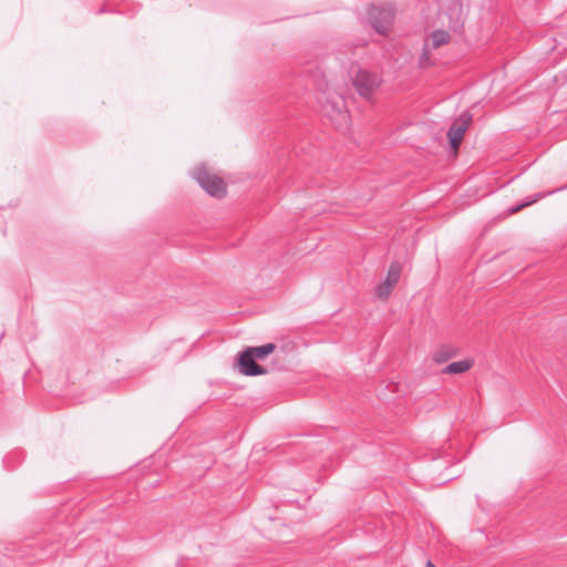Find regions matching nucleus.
Wrapping results in <instances>:
<instances>
[{"label":"nucleus","instance_id":"1","mask_svg":"<svg viewBox=\"0 0 567 567\" xmlns=\"http://www.w3.org/2000/svg\"><path fill=\"white\" fill-rule=\"evenodd\" d=\"M349 76L358 94L365 100L372 99L381 82L377 73L363 70L357 63L351 64Z\"/></svg>","mask_w":567,"mask_h":567},{"label":"nucleus","instance_id":"2","mask_svg":"<svg viewBox=\"0 0 567 567\" xmlns=\"http://www.w3.org/2000/svg\"><path fill=\"white\" fill-rule=\"evenodd\" d=\"M323 115L329 117L337 128L347 127L350 121L348 111L346 110L344 100L341 95L327 96L322 104Z\"/></svg>","mask_w":567,"mask_h":567},{"label":"nucleus","instance_id":"3","mask_svg":"<svg viewBox=\"0 0 567 567\" xmlns=\"http://www.w3.org/2000/svg\"><path fill=\"white\" fill-rule=\"evenodd\" d=\"M194 178L210 196L223 197L226 194V185L224 181L216 175L209 174L205 166H199L196 168Z\"/></svg>","mask_w":567,"mask_h":567},{"label":"nucleus","instance_id":"4","mask_svg":"<svg viewBox=\"0 0 567 567\" xmlns=\"http://www.w3.org/2000/svg\"><path fill=\"white\" fill-rule=\"evenodd\" d=\"M372 28L380 34H386L393 22V11L390 8L372 6L368 11Z\"/></svg>","mask_w":567,"mask_h":567},{"label":"nucleus","instance_id":"5","mask_svg":"<svg viewBox=\"0 0 567 567\" xmlns=\"http://www.w3.org/2000/svg\"><path fill=\"white\" fill-rule=\"evenodd\" d=\"M256 360L247 348L238 354L237 365L241 374L248 377L262 375L267 372Z\"/></svg>","mask_w":567,"mask_h":567},{"label":"nucleus","instance_id":"6","mask_svg":"<svg viewBox=\"0 0 567 567\" xmlns=\"http://www.w3.org/2000/svg\"><path fill=\"white\" fill-rule=\"evenodd\" d=\"M472 117L468 113H463L450 126L447 131V137L453 148H457L463 140V136L468 127Z\"/></svg>","mask_w":567,"mask_h":567},{"label":"nucleus","instance_id":"7","mask_svg":"<svg viewBox=\"0 0 567 567\" xmlns=\"http://www.w3.org/2000/svg\"><path fill=\"white\" fill-rule=\"evenodd\" d=\"M474 362L471 359L455 361L443 368L442 372L446 374H460L468 371L473 367Z\"/></svg>","mask_w":567,"mask_h":567},{"label":"nucleus","instance_id":"8","mask_svg":"<svg viewBox=\"0 0 567 567\" xmlns=\"http://www.w3.org/2000/svg\"><path fill=\"white\" fill-rule=\"evenodd\" d=\"M451 35L447 31L444 30H435L431 33L430 39V48L432 50L440 48L443 44H447L450 42Z\"/></svg>","mask_w":567,"mask_h":567},{"label":"nucleus","instance_id":"9","mask_svg":"<svg viewBox=\"0 0 567 567\" xmlns=\"http://www.w3.org/2000/svg\"><path fill=\"white\" fill-rule=\"evenodd\" d=\"M247 349L250 350V353H252L255 359H264L275 350V344L267 343L260 347H250Z\"/></svg>","mask_w":567,"mask_h":567},{"label":"nucleus","instance_id":"10","mask_svg":"<svg viewBox=\"0 0 567 567\" xmlns=\"http://www.w3.org/2000/svg\"><path fill=\"white\" fill-rule=\"evenodd\" d=\"M401 270V265L398 261L392 262L388 269L385 281L395 286L400 279Z\"/></svg>","mask_w":567,"mask_h":567},{"label":"nucleus","instance_id":"11","mask_svg":"<svg viewBox=\"0 0 567 567\" xmlns=\"http://www.w3.org/2000/svg\"><path fill=\"white\" fill-rule=\"evenodd\" d=\"M565 188H567V185H566V186H563V187H559V188H557V189H555V190L548 192V193H538V194H536V195H535V197H534V198H532L530 200L525 202V203H523V204H519V205H516V206L512 207V208H511V213H517V212H519L522 208H524V207H526V206H529V205L534 204V203H535V202H537L538 199L544 198L545 196L550 195V194H553V193H555V192H557V190H563V189H565Z\"/></svg>","mask_w":567,"mask_h":567},{"label":"nucleus","instance_id":"12","mask_svg":"<svg viewBox=\"0 0 567 567\" xmlns=\"http://www.w3.org/2000/svg\"><path fill=\"white\" fill-rule=\"evenodd\" d=\"M455 352L449 348H441L433 353V361L436 363H444L450 360Z\"/></svg>","mask_w":567,"mask_h":567},{"label":"nucleus","instance_id":"13","mask_svg":"<svg viewBox=\"0 0 567 567\" xmlns=\"http://www.w3.org/2000/svg\"><path fill=\"white\" fill-rule=\"evenodd\" d=\"M431 51H432V49L430 48V42L425 41L424 44H423L422 54H421V56L419 59V65L421 68H427V66H430L432 64V61H431V58H430Z\"/></svg>","mask_w":567,"mask_h":567},{"label":"nucleus","instance_id":"14","mask_svg":"<svg viewBox=\"0 0 567 567\" xmlns=\"http://www.w3.org/2000/svg\"><path fill=\"white\" fill-rule=\"evenodd\" d=\"M395 286L392 285L391 282H388V281H382L381 284L378 285L377 287V295L380 297V298H388L391 293V291L393 290Z\"/></svg>","mask_w":567,"mask_h":567},{"label":"nucleus","instance_id":"15","mask_svg":"<svg viewBox=\"0 0 567 567\" xmlns=\"http://www.w3.org/2000/svg\"><path fill=\"white\" fill-rule=\"evenodd\" d=\"M561 45V51H567V44H563V43H557V48Z\"/></svg>","mask_w":567,"mask_h":567},{"label":"nucleus","instance_id":"16","mask_svg":"<svg viewBox=\"0 0 567 567\" xmlns=\"http://www.w3.org/2000/svg\"><path fill=\"white\" fill-rule=\"evenodd\" d=\"M426 567H435L433 563H431L430 560L427 561L426 564Z\"/></svg>","mask_w":567,"mask_h":567}]
</instances>
